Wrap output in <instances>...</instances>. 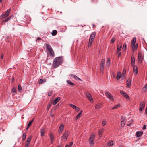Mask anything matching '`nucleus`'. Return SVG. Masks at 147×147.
<instances>
[{
	"instance_id": "obj_1",
	"label": "nucleus",
	"mask_w": 147,
	"mask_h": 147,
	"mask_svg": "<svg viewBox=\"0 0 147 147\" xmlns=\"http://www.w3.org/2000/svg\"><path fill=\"white\" fill-rule=\"evenodd\" d=\"M62 57V56L58 57L54 59L53 62V65L54 68L57 67L62 63L63 62Z\"/></svg>"
},
{
	"instance_id": "obj_2",
	"label": "nucleus",
	"mask_w": 147,
	"mask_h": 147,
	"mask_svg": "<svg viewBox=\"0 0 147 147\" xmlns=\"http://www.w3.org/2000/svg\"><path fill=\"white\" fill-rule=\"evenodd\" d=\"M136 38L134 37L131 41L132 51L133 52L136 51L138 49V43L136 44Z\"/></svg>"
},
{
	"instance_id": "obj_3",
	"label": "nucleus",
	"mask_w": 147,
	"mask_h": 147,
	"mask_svg": "<svg viewBox=\"0 0 147 147\" xmlns=\"http://www.w3.org/2000/svg\"><path fill=\"white\" fill-rule=\"evenodd\" d=\"M94 135L92 134L90 137L89 142V144L91 146L93 145L94 143Z\"/></svg>"
},
{
	"instance_id": "obj_4",
	"label": "nucleus",
	"mask_w": 147,
	"mask_h": 147,
	"mask_svg": "<svg viewBox=\"0 0 147 147\" xmlns=\"http://www.w3.org/2000/svg\"><path fill=\"white\" fill-rule=\"evenodd\" d=\"M145 104L144 102H141L139 108V111H141L143 110L145 107Z\"/></svg>"
},
{
	"instance_id": "obj_5",
	"label": "nucleus",
	"mask_w": 147,
	"mask_h": 147,
	"mask_svg": "<svg viewBox=\"0 0 147 147\" xmlns=\"http://www.w3.org/2000/svg\"><path fill=\"white\" fill-rule=\"evenodd\" d=\"M86 95L87 98L89 99V100H90L91 102L93 101V100L92 99L90 94L87 93H86Z\"/></svg>"
},
{
	"instance_id": "obj_6",
	"label": "nucleus",
	"mask_w": 147,
	"mask_h": 147,
	"mask_svg": "<svg viewBox=\"0 0 147 147\" xmlns=\"http://www.w3.org/2000/svg\"><path fill=\"white\" fill-rule=\"evenodd\" d=\"M105 92L106 96L108 98L112 100L113 99V97L111 96V94L108 91H106Z\"/></svg>"
},
{
	"instance_id": "obj_7",
	"label": "nucleus",
	"mask_w": 147,
	"mask_h": 147,
	"mask_svg": "<svg viewBox=\"0 0 147 147\" xmlns=\"http://www.w3.org/2000/svg\"><path fill=\"white\" fill-rule=\"evenodd\" d=\"M143 57L141 53H139L138 55V61L140 63H141L142 61Z\"/></svg>"
},
{
	"instance_id": "obj_8",
	"label": "nucleus",
	"mask_w": 147,
	"mask_h": 147,
	"mask_svg": "<svg viewBox=\"0 0 147 147\" xmlns=\"http://www.w3.org/2000/svg\"><path fill=\"white\" fill-rule=\"evenodd\" d=\"M120 93L124 97L127 99L129 98V96L128 95L124 92L122 90L120 91Z\"/></svg>"
},
{
	"instance_id": "obj_9",
	"label": "nucleus",
	"mask_w": 147,
	"mask_h": 147,
	"mask_svg": "<svg viewBox=\"0 0 147 147\" xmlns=\"http://www.w3.org/2000/svg\"><path fill=\"white\" fill-rule=\"evenodd\" d=\"M60 100V97H58L55 99L52 102V104L54 105H55Z\"/></svg>"
},
{
	"instance_id": "obj_10",
	"label": "nucleus",
	"mask_w": 147,
	"mask_h": 147,
	"mask_svg": "<svg viewBox=\"0 0 147 147\" xmlns=\"http://www.w3.org/2000/svg\"><path fill=\"white\" fill-rule=\"evenodd\" d=\"M68 132H65L63 134V136H62V139H65V141L66 140L68 137Z\"/></svg>"
},
{
	"instance_id": "obj_11",
	"label": "nucleus",
	"mask_w": 147,
	"mask_h": 147,
	"mask_svg": "<svg viewBox=\"0 0 147 147\" xmlns=\"http://www.w3.org/2000/svg\"><path fill=\"white\" fill-rule=\"evenodd\" d=\"M122 47V44L121 43L119 44L117 46V53H118L121 51Z\"/></svg>"
},
{
	"instance_id": "obj_12",
	"label": "nucleus",
	"mask_w": 147,
	"mask_h": 147,
	"mask_svg": "<svg viewBox=\"0 0 147 147\" xmlns=\"http://www.w3.org/2000/svg\"><path fill=\"white\" fill-rule=\"evenodd\" d=\"M135 59L134 56L131 57V64L132 66H133L135 63Z\"/></svg>"
},
{
	"instance_id": "obj_13",
	"label": "nucleus",
	"mask_w": 147,
	"mask_h": 147,
	"mask_svg": "<svg viewBox=\"0 0 147 147\" xmlns=\"http://www.w3.org/2000/svg\"><path fill=\"white\" fill-rule=\"evenodd\" d=\"M104 131V129L103 128H102L99 130L98 133L99 136L100 137H101L102 136V133Z\"/></svg>"
},
{
	"instance_id": "obj_14",
	"label": "nucleus",
	"mask_w": 147,
	"mask_h": 147,
	"mask_svg": "<svg viewBox=\"0 0 147 147\" xmlns=\"http://www.w3.org/2000/svg\"><path fill=\"white\" fill-rule=\"evenodd\" d=\"M45 45L46 46V49L48 51H50L51 50L53 49L51 46L48 44L46 43Z\"/></svg>"
},
{
	"instance_id": "obj_15",
	"label": "nucleus",
	"mask_w": 147,
	"mask_h": 147,
	"mask_svg": "<svg viewBox=\"0 0 147 147\" xmlns=\"http://www.w3.org/2000/svg\"><path fill=\"white\" fill-rule=\"evenodd\" d=\"M64 125L61 124L59 126V131L60 134H61L62 132V131L63 129Z\"/></svg>"
},
{
	"instance_id": "obj_16",
	"label": "nucleus",
	"mask_w": 147,
	"mask_h": 147,
	"mask_svg": "<svg viewBox=\"0 0 147 147\" xmlns=\"http://www.w3.org/2000/svg\"><path fill=\"white\" fill-rule=\"evenodd\" d=\"M70 76L73 78H74L75 80H82L80 79L79 77L76 76L74 74H71L70 75Z\"/></svg>"
},
{
	"instance_id": "obj_17",
	"label": "nucleus",
	"mask_w": 147,
	"mask_h": 147,
	"mask_svg": "<svg viewBox=\"0 0 147 147\" xmlns=\"http://www.w3.org/2000/svg\"><path fill=\"white\" fill-rule=\"evenodd\" d=\"M94 38H89V43L88 44L89 46H90L92 45V42L94 40Z\"/></svg>"
},
{
	"instance_id": "obj_18",
	"label": "nucleus",
	"mask_w": 147,
	"mask_h": 147,
	"mask_svg": "<svg viewBox=\"0 0 147 147\" xmlns=\"http://www.w3.org/2000/svg\"><path fill=\"white\" fill-rule=\"evenodd\" d=\"M143 134V132L142 131H138L136 133V136L137 137H139L141 136Z\"/></svg>"
},
{
	"instance_id": "obj_19",
	"label": "nucleus",
	"mask_w": 147,
	"mask_h": 147,
	"mask_svg": "<svg viewBox=\"0 0 147 147\" xmlns=\"http://www.w3.org/2000/svg\"><path fill=\"white\" fill-rule=\"evenodd\" d=\"M96 32H92L90 36V38H95L96 35Z\"/></svg>"
},
{
	"instance_id": "obj_20",
	"label": "nucleus",
	"mask_w": 147,
	"mask_h": 147,
	"mask_svg": "<svg viewBox=\"0 0 147 147\" xmlns=\"http://www.w3.org/2000/svg\"><path fill=\"white\" fill-rule=\"evenodd\" d=\"M121 73L120 72H119L117 73L116 78L117 80H119L121 78Z\"/></svg>"
},
{
	"instance_id": "obj_21",
	"label": "nucleus",
	"mask_w": 147,
	"mask_h": 147,
	"mask_svg": "<svg viewBox=\"0 0 147 147\" xmlns=\"http://www.w3.org/2000/svg\"><path fill=\"white\" fill-rule=\"evenodd\" d=\"M50 138L51 143V144H52L53 143V139H54V136L52 134H50Z\"/></svg>"
},
{
	"instance_id": "obj_22",
	"label": "nucleus",
	"mask_w": 147,
	"mask_h": 147,
	"mask_svg": "<svg viewBox=\"0 0 147 147\" xmlns=\"http://www.w3.org/2000/svg\"><path fill=\"white\" fill-rule=\"evenodd\" d=\"M8 16L7 14H6L5 13L4 14H2L0 16V19H2L4 18H5L7 17Z\"/></svg>"
},
{
	"instance_id": "obj_23",
	"label": "nucleus",
	"mask_w": 147,
	"mask_h": 147,
	"mask_svg": "<svg viewBox=\"0 0 147 147\" xmlns=\"http://www.w3.org/2000/svg\"><path fill=\"white\" fill-rule=\"evenodd\" d=\"M133 71L134 73L137 74L138 72L137 67V66H134L133 67Z\"/></svg>"
},
{
	"instance_id": "obj_24",
	"label": "nucleus",
	"mask_w": 147,
	"mask_h": 147,
	"mask_svg": "<svg viewBox=\"0 0 147 147\" xmlns=\"http://www.w3.org/2000/svg\"><path fill=\"white\" fill-rule=\"evenodd\" d=\"M114 144L113 141H110L108 143L107 145L109 146H113Z\"/></svg>"
},
{
	"instance_id": "obj_25",
	"label": "nucleus",
	"mask_w": 147,
	"mask_h": 147,
	"mask_svg": "<svg viewBox=\"0 0 147 147\" xmlns=\"http://www.w3.org/2000/svg\"><path fill=\"white\" fill-rule=\"evenodd\" d=\"M49 52L50 54L52 56V57H54L55 56V53L54 52V51H53V49L49 51Z\"/></svg>"
},
{
	"instance_id": "obj_26",
	"label": "nucleus",
	"mask_w": 147,
	"mask_h": 147,
	"mask_svg": "<svg viewBox=\"0 0 147 147\" xmlns=\"http://www.w3.org/2000/svg\"><path fill=\"white\" fill-rule=\"evenodd\" d=\"M110 59L109 58H108L107 59V61H106V66H109L110 64Z\"/></svg>"
},
{
	"instance_id": "obj_27",
	"label": "nucleus",
	"mask_w": 147,
	"mask_h": 147,
	"mask_svg": "<svg viewBox=\"0 0 147 147\" xmlns=\"http://www.w3.org/2000/svg\"><path fill=\"white\" fill-rule=\"evenodd\" d=\"M57 33V31L56 30H53L51 33V35L53 36L56 35Z\"/></svg>"
},
{
	"instance_id": "obj_28",
	"label": "nucleus",
	"mask_w": 147,
	"mask_h": 147,
	"mask_svg": "<svg viewBox=\"0 0 147 147\" xmlns=\"http://www.w3.org/2000/svg\"><path fill=\"white\" fill-rule=\"evenodd\" d=\"M102 107V106L101 104H97L96 105L95 109H97Z\"/></svg>"
},
{
	"instance_id": "obj_29",
	"label": "nucleus",
	"mask_w": 147,
	"mask_h": 147,
	"mask_svg": "<svg viewBox=\"0 0 147 147\" xmlns=\"http://www.w3.org/2000/svg\"><path fill=\"white\" fill-rule=\"evenodd\" d=\"M26 133H24L22 135V141H24L26 138Z\"/></svg>"
},
{
	"instance_id": "obj_30",
	"label": "nucleus",
	"mask_w": 147,
	"mask_h": 147,
	"mask_svg": "<svg viewBox=\"0 0 147 147\" xmlns=\"http://www.w3.org/2000/svg\"><path fill=\"white\" fill-rule=\"evenodd\" d=\"M69 84L71 85H75V84L72 83L71 81L69 80H67L66 81Z\"/></svg>"
},
{
	"instance_id": "obj_31",
	"label": "nucleus",
	"mask_w": 147,
	"mask_h": 147,
	"mask_svg": "<svg viewBox=\"0 0 147 147\" xmlns=\"http://www.w3.org/2000/svg\"><path fill=\"white\" fill-rule=\"evenodd\" d=\"M82 111H83L82 110L79 113H78L77 114V116L76 117V119H78L80 117V116L81 115V114H82Z\"/></svg>"
},
{
	"instance_id": "obj_32",
	"label": "nucleus",
	"mask_w": 147,
	"mask_h": 147,
	"mask_svg": "<svg viewBox=\"0 0 147 147\" xmlns=\"http://www.w3.org/2000/svg\"><path fill=\"white\" fill-rule=\"evenodd\" d=\"M120 107V104H118L117 105H116L114 107H113L112 108V109L114 110V109H117Z\"/></svg>"
},
{
	"instance_id": "obj_33",
	"label": "nucleus",
	"mask_w": 147,
	"mask_h": 147,
	"mask_svg": "<svg viewBox=\"0 0 147 147\" xmlns=\"http://www.w3.org/2000/svg\"><path fill=\"white\" fill-rule=\"evenodd\" d=\"M126 44L125 43H124L123 45V47L122 48V50H123V51H125L126 50Z\"/></svg>"
},
{
	"instance_id": "obj_34",
	"label": "nucleus",
	"mask_w": 147,
	"mask_h": 147,
	"mask_svg": "<svg viewBox=\"0 0 147 147\" xmlns=\"http://www.w3.org/2000/svg\"><path fill=\"white\" fill-rule=\"evenodd\" d=\"M32 138V136H30L29 137H28L27 138V140H26V142H30L31 141Z\"/></svg>"
},
{
	"instance_id": "obj_35",
	"label": "nucleus",
	"mask_w": 147,
	"mask_h": 147,
	"mask_svg": "<svg viewBox=\"0 0 147 147\" xmlns=\"http://www.w3.org/2000/svg\"><path fill=\"white\" fill-rule=\"evenodd\" d=\"M73 142H71L69 145H66L65 146V147H71L73 145Z\"/></svg>"
},
{
	"instance_id": "obj_36",
	"label": "nucleus",
	"mask_w": 147,
	"mask_h": 147,
	"mask_svg": "<svg viewBox=\"0 0 147 147\" xmlns=\"http://www.w3.org/2000/svg\"><path fill=\"white\" fill-rule=\"evenodd\" d=\"M125 121L124 120H121V125L122 127L124 126L125 125Z\"/></svg>"
},
{
	"instance_id": "obj_37",
	"label": "nucleus",
	"mask_w": 147,
	"mask_h": 147,
	"mask_svg": "<svg viewBox=\"0 0 147 147\" xmlns=\"http://www.w3.org/2000/svg\"><path fill=\"white\" fill-rule=\"evenodd\" d=\"M12 92L13 93H16L17 92L16 89L15 87L13 88L12 90Z\"/></svg>"
},
{
	"instance_id": "obj_38",
	"label": "nucleus",
	"mask_w": 147,
	"mask_h": 147,
	"mask_svg": "<svg viewBox=\"0 0 147 147\" xmlns=\"http://www.w3.org/2000/svg\"><path fill=\"white\" fill-rule=\"evenodd\" d=\"M10 18L11 17H10L7 18H6V19H5L3 20V22H7L10 19Z\"/></svg>"
},
{
	"instance_id": "obj_39",
	"label": "nucleus",
	"mask_w": 147,
	"mask_h": 147,
	"mask_svg": "<svg viewBox=\"0 0 147 147\" xmlns=\"http://www.w3.org/2000/svg\"><path fill=\"white\" fill-rule=\"evenodd\" d=\"M34 118H33L31 121H30L28 123V126H30L32 124V123L34 121Z\"/></svg>"
},
{
	"instance_id": "obj_40",
	"label": "nucleus",
	"mask_w": 147,
	"mask_h": 147,
	"mask_svg": "<svg viewBox=\"0 0 147 147\" xmlns=\"http://www.w3.org/2000/svg\"><path fill=\"white\" fill-rule=\"evenodd\" d=\"M41 135L43 136L44 135V130L43 129H41L40 131Z\"/></svg>"
},
{
	"instance_id": "obj_41",
	"label": "nucleus",
	"mask_w": 147,
	"mask_h": 147,
	"mask_svg": "<svg viewBox=\"0 0 147 147\" xmlns=\"http://www.w3.org/2000/svg\"><path fill=\"white\" fill-rule=\"evenodd\" d=\"M18 91L19 92H20V91L22 90V88H21V86L20 84H19L18 85Z\"/></svg>"
},
{
	"instance_id": "obj_42",
	"label": "nucleus",
	"mask_w": 147,
	"mask_h": 147,
	"mask_svg": "<svg viewBox=\"0 0 147 147\" xmlns=\"http://www.w3.org/2000/svg\"><path fill=\"white\" fill-rule=\"evenodd\" d=\"M105 63V60L104 59H102L101 61L100 65L104 66Z\"/></svg>"
},
{
	"instance_id": "obj_43",
	"label": "nucleus",
	"mask_w": 147,
	"mask_h": 147,
	"mask_svg": "<svg viewBox=\"0 0 147 147\" xmlns=\"http://www.w3.org/2000/svg\"><path fill=\"white\" fill-rule=\"evenodd\" d=\"M143 89L144 91H146L147 90V84L144 87Z\"/></svg>"
},
{
	"instance_id": "obj_44",
	"label": "nucleus",
	"mask_w": 147,
	"mask_h": 147,
	"mask_svg": "<svg viewBox=\"0 0 147 147\" xmlns=\"http://www.w3.org/2000/svg\"><path fill=\"white\" fill-rule=\"evenodd\" d=\"M115 40V38L114 37H113L111 40V42L112 43H113Z\"/></svg>"
},
{
	"instance_id": "obj_45",
	"label": "nucleus",
	"mask_w": 147,
	"mask_h": 147,
	"mask_svg": "<svg viewBox=\"0 0 147 147\" xmlns=\"http://www.w3.org/2000/svg\"><path fill=\"white\" fill-rule=\"evenodd\" d=\"M69 105L74 109H75L76 108V106L72 104H69Z\"/></svg>"
},
{
	"instance_id": "obj_46",
	"label": "nucleus",
	"mask_w": 147,
	"mask_h": 147,
	"mask_svg": "<svg viewBox=\"0 0 147 147\" xmlns=\"http://www.w3.org/2000/svg\"><path fill=\"white\" fill-rule=\"evenodd\" d=\"M10 9H8L7 10L5 13L8 16L10 11Z\"/></svg>"
},
{
	"instance_id": "obj_47",
	"label": "nucleus",
	"mask_w": 147,
	"mask_h": 147,
	"mask_svg": "<svg viewBox=\"0 0 147 147\" xmlns=\"http://www.w3.org/2000/svg\"><path fill=\"white\" fill-rule=\"evenodd\" d=\"M125 74H126V71H125L123 70V71L122 74H121L122 76L124 77L125 76Z\"/></svg>"
},
{
	"instance_id": "obj_48",
	"label": "nucleus",
	"mask_w": 147,
	"mask_h": 147,
	"mask_svg": "<svg viewBox=\"0 0 147 147\" xmlns=\"http://www.w3.org/2000/svg\"><path fill=\"white\" fill-rule=\"evenodd\" d=\"M104 70V66L100 65V70L101 72H103Z\"/></svg>"
},
{
	"instance_id": "obj_49",
	"label": "nucleus",
	"mask_w": 147,
	"mask_h": 147,
	"mask_svg": "<svg viewBox=\"0 0 147 147\" xmlns=\"http://www.w3.org/2000/svg\"><path fill=\"white\" fill-rule=\"evenodd\" d=\"M75 109L76 111L78 112L80 111V109L79 107L76 106V108Z\"/></svg>"
},
{
	"instance_id": "obj_50",
	"label": "nucleus",
	"mask_w": 147,
	"mask_h": 147,
	"mask_svg": "<svg viewBox=\"0 0 147 147\" xmlns=\"http://www.w3.org/2000/svg\"><path fill=\"white\" fill-rule=\"evenodd\" d=\"M44 82V81L43 80V79H40L39 81V83L40 84H41V83H42Z\"/></svg>"
},
{
	"instance_id": "obj_51",
	"label": "nucleus",
	"mask_w": 147,
	"mask_h": 147,
	"mask_svg": "<svg viewBox=\"0 0 147 147\" xmlns=\"http://www.w3.org/2000/svg\"><path fill=\"white\" fill-rule=\"evenodd\" d=\"M51 104H49L47 106V110H49V108H50L51 106Z\"/></svg>"
},
{
	"instance_id": "obj_52",
	"label": "nucleus",
	"mask_w": 147,
	"mask_h": 147,
	"mask_svg": "<svg viewBox=\"0 0 147 147\" xmlns=\"http://www.w3.org/2000/svg\"><path fill=\"white\" fill-rule=\"evenodd\" d=\"M106 123V122L105 121H103L102 122V125L103 126L105 125Z\"/></svg>"
},
{
	"instance_id": "obj_53",
	"label": "nucleus",
	"mask_w": 147,
	"mask_h": 147,
	"mask_svg": "<svg viewBox=\"0 0 147 147\" xmlns=\"http://www.w3.org/2000/svg\"><path fill=\"white\" fill-rule=\"evenodd\" d=\"M30 143V142H26V143L25 146L28 147V146L29 145Z\"/></svg>"
},
{
	"instance_id": "obj_54",
	"label": "nucleus",
	"mask_w": 147,
	"mask_h": 147,
	"mask_svg": "<svg viewBox=\"0 0 147 147\" xmlns=\"http://www.w3.org/2000/svg\"><path fill=\"white\" fill-rule=\"evenodd\" d=\"M41 38L40 37H38L36 40V41H40L41 40Z\"/></svg>"
},
{
	"instance_id": "obj_55",
	"label": "nucleus",
	"mask_w": 147,
	"mask_h": 147,
	"mask_svg": "<svg viewBox=\"0 0 147 147\" xmlns=\"http://www.w3.org/2000/svg\"><path fill=\"white\" fill-rule=\"evenodd\" d=\"M127 88H129V82L128 80H127Z\"/></svg>"
},
{
	"instance_id": "obj_56",
	"label": "nucleus",
	"mask_w": 147,
	"mask_h": 147,
	"mask_svg": "<svg viewBox=\"0 0 147 147\" xmlns=\"http://www.w3.org/2000/svg\"><path fill=\"white\" fill-rule=\"evenodd\" d=\"M145 114L147 115V106L146 107L145 109Z\"/></svg>"
},
{
	"instance_id": "obj_57",
	"label": "nucleus",
	"mask_w": 147,
	"mask_h": 147,
	"mask_svg": "<svg viewBox=\"0 0 147 147\" xmlns=\"http://www.w3.org/2000/svg\"><path fill=\"white\" fill-rule=\"evenodd\" d=\"M146 125H144L143 127V130H145L146 129Z\"/></svg>"
},
{
	"instance_id": "obj_58",
	"label": "nucleus",
	"mask_w": 147,
	"mask_h": 147,
	"mask_svg": "<svg viewBox=\"0 0 147 147\" xmlns=\"http://www.w3.org/2000/svg\"><path fill=\"white\" fill-rule=\"evenodd\" d=\"M48 95L49 96H51V93H48Z\"/></svg>"
},
{
	"instance_id": "obj_59",
	"label": "nucleus",
	"mask_w": 147,
	"mask_h": 147,
	"mask_svg": "<svg viewBox=\"0 0 147 147\" xmlns=\"http://www.w3.org/2000/svg\"><path fill=\"white\" fill-rule=\"evenodd\" d=\"M6 38L7 39H8L9 38V36H6Z\"/></svg>"
},
{
	"instance_id": "obj_60",
	"label": "nucleus",
	"mask_w": 147,
	"mask_h": 147,
	"mask_svg": "<svg viewBox=\"0 0 147 147\" xmlns=\"http://www.w3.org/2000/svg\"><path fill=\"white\" fill-rule=\"evenodd\" d=\"M121 53H119V54H118V57H120V56H121Z\"/></svg>"
},
{
	"instance_id": "obj_61",
	"label": "nucleus",
	"mask_w": 147,
	"mask_h": 147,
	"mask_svg": "<svg viewBox=\"0 0 147 147\" xmlns=\"http://www.w3.org/2000/svg\"><path fill=\"white\" fill-rule=\"evenodd\" d=\"M30 126H28V125H27V127L26 128V130H28V129L29 127Z\"/></svg>"
},
{
	"instance_id": "obj_62",
	"label": "nucleus",
	"mask_w": 147,
	"mask_h": 147,
	"mask_svg": "<svg viewBox=\"0 0 147 147\" xmlns=\"http://www.w3.org/2000/svg\"><path fill=\"white\" fill-rule=\"evenodd\" d=\"M129 86H130L131 85V82L129 81Z\"/></svg>"
},
{
	"instance_id": "obj_63",
	"label": "nucleus",
	"mask_w": 147,
	"mask_h": 147,
	"mask_svg": "<svg viewBox=\"0 0 147 147\" xmlns=\"http://www.w3.org/2000/svg\"><path fill=\"white\" fill-rule=\"evenodd\" d=\"M0 2L1 3H2V0H0Z\"/></svg>"
},
{
	"instance_id": "obj_64",
	"label": "nucleus",
	"mask_w": 147,
	"mask_h": 147,
	"mask_svg": "<svg viewBox=\"0 0 147 147\" xmlns=\"http://www.w3.org/2000/svg\"><path fill=\"white\" fill-rule=\"evenodd\" d=\"M57 147H61V146L60 145H58Z\"/></svg>"
}]
</instances>
